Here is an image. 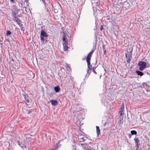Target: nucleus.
I'll return each instance as SVG.
<instances>
[{"label":"nucleus","mask_w":150,"mask_h":150,"mask_svg":"<svg viewBox=\"0 0 150 150\" xmlns=\"http://www.w3.org/2000/svg\"><path fill=\"white\" fill-rule=\"evenodd\" d=\"M94 51V49H92L91 50V52L88 54L87 58H86V62L87 63L88 67V69L87 70V74H88L89 73V71L90 70L92 69V65H91L90 60L91 59V57L92 56V54Z\"/></svg>","instance_id":"1"},{"label":"nucleus","mask_w":150,"mask_h":150,"mask_svg":"<svg viewBox=\"0 0 150 150\" xmlns=\"http://www.w3.org/2000/svg\"><path fill=\"white\" fill-rule=\"evenodd\" d=\"M48 37L47 33L43 30H41L40 34V40L42 42L44 41V38Z\"/></svg>","instance_id":"2"},{"label":"nucleus","mask_w":150,"mask_h":150,"mask_svg":"<svg viewBox=\"0 0 150 150\" xmlns=\"http://www.w3.org/2000/svg\"><path fill=\"white\" fill-rule=\"evenodd\" d=\"M138 64L139 67V69L141 71L143 70L146 67V63L145 62L140 61Z\"/></svg>","instance_id":"3"},{"label":"nucleus","mask_w":150,"mask_h":150,"mask_svg":"<svg viewBox=\"0 0 150 150\" xmlns=\"http://www.w3.org/2000/svg\"><path fill=\"white\" fill-rule=\"evenodd\" d=\"M126 58L127 59V62L129 63L130 62L132 59V54L129 52L125 54Z\"/></svg>","instance_id":"4"},{"label":"nucleus","mask_w":150,"mask_h":150,"mask_svg":"<svg viewBox=\"0 0 150 150\" xmlns=\"http://www.w3.org/2000/svg\"><path fill=\"white\" fill-rule=\"evenodd\" d=\"M81 145L84 150H94L93 149L91 148L87 144H81Z\"/></svg>","instance_id":"5"},{"label":"nucleus","mask_w":150,"mask_h":150,"mask_svg":"<svg viewBox=\"0 0 150 150\" xmlns=\"http://www.w3.org/2000/svg\"><path fill=\"white\" fill-rule=\"evenodd\" d=\"M12 15H14L15 16L16 15V13L18 12V9L16 6L15 5H13L12 7Z\"/></svg>","instance_id":"6"},{"label":"nucleus","mask_w":150,"mask_h":150,"mask_svg":"<svg viewBox=\"0 0 150 150\" xmlns=\"http://www.w3.org/2000/svg\"><path fill=\"white\" fill-rule=\"evenodd\" d=\"M23 96L25 100L27 103H29L30 102V98L27 94L26 93H23Z\"/></svg>","instance_id":"7"},{"label":"nucleus","mask_w":150,"mask_h":150,"mask_svg":"<svg viewBox=\"0 0 150 150\" xmlns=\"http://www.w3.org/2000/svg\"><path fill=\"white\" fill-rule=\"evenodd\" d=\"M134 140L135 144V146L137 147V149L139 147L138 144V142H139V140H138V138L136 137L134 138Z\"/></svg>","instance_id":"8"},{"label":"nucleus","mask_w":150,"mask_h":150,"mask_svg":"<svg viewBox=\"0 0 150 150\" xmlns=\"http://www.w3.org/2000/svg\"><path fill=\"white\" fill-rule=\"evenodd\" d=\"M16 15L14 16V15H12L13 17V20L16 21L18 24H19L21 22V21L17 17H16Z\"/></svg>","instance_id":"9"},{"label":"nucleus","mask_w":150,"mask_h":150,"mask_svg":"<svg viewBox=\"0 0 150 150\" xmlns=\"http://www.w3.org/2000/svg\"><path fill=\"white\" fill-rule=\"evenodd\" d=\"M63 46L64 47V51H67L68 49V47L67 46V42H64L63 43Z\"/></svg>","instance_id":"10"},{"label":"nucleus","mask_w":150,"mask_h":150,"mask_svg":"<svg viewBox=\"0 0 150 150\" xmlns=\"http://www.w3.org/2000/svg\"><path fill=\"white\" fill-rule=\"evenodd\" d=\"M50 103L53 106H55L58 103L56 100H52L50 101Z\"/></svg>","instance_id":"11"},{"label":"nucleus","mask_w":150,"mask_h":150,"mask_svg":"<svg viewBox=\"0 0 150 150\" xmlns=\"http://www.w3.org/2000/svg\"><path fill=\"white\" fill-rule=\"evenodd\" d=\"M87 139V137H80L79 138V139L80 140V141L81 142H83L85 140H86Z\"/></svg>","instance_id":"12"},{"label":"nucleus","mask_w":150,"mask_h":150,"mask_svg":"<svg viewBox=\"0 0 150 150\" xmlns=\"http://www.w3.org/2000/svg\"><path fill=\"white\" fill-rule=\"evenodd\" d=\"M123 6L127 9L129 6V4L128 2H125Z\"/></svg>","instance_id":"13"},{"label":"nucleus","mask_w":150,"mask_h":150,"mask_svg":"<svg viewBox=\"0 0 150 150\" xmlns=\"http://www.w3.org/2000/svg\"><path fill=\"white\" fill-rule=\"evenodd\" d=\"M96 133L97 134V135L99 136L100 133V129H99V127L96 126Z\"/></svg>","instance_id":"14"},{"label":"nucleus","mask_w":150,"mask_h":150,"mask_svg":"<svg viewBox=\"0 0 150 150\" xmlns=\"http://www.w3.org/2000/svg\"><path fill=\"white\" fill-rule=\"evenodd\" d=\"M54 90L56 92H58L60 91V88L58 86H57L54 87Z\"/></svg>","instance_id":"15"},{"label":"nucleus","mask_w":150,"mask_h":150,"mask_svg":"<svg viewBox=\"0 0 150 150\" xmlns=\"http://www.w3.org/2000/svg\"><path fill=\"white\" fill-rule=\"evenodd\" d=\"M136 72L138 75L140 76H142L144 74L142 72L139 71H136Z\"/></svg>","instance_id":"16"},{"label":"nucleus","mask_w":150,"mask_h":150,"mask_svg":"<svg viewBox=\"0 0 150 150\" xmlns=\"http://www.w3.org/2000/svg\"><path fill=\"white\" fill-rule=\"evenodd\" d=\"M64 35H63V37L62 38V41L63 42H67L66 41V39H67V37L65 35L64 32Z\"/></svg>","instance_id":"17"},{"label":"nucleus","mask_w":150,"mask_h":150,"mask_svg":"<svg viewBox=\"0 0 150 150\" xmlns=\"http://www.w3.org/2000/svg\"><path fill=\"white\" fill-rule=\"evenodd\" d=\"M19 25L21 29L22 30L24 31V28L23 26V25L20 23L18 24Z\"/></svg>","instance_id":"18"},{"label":"nucleus","mask_w":150,"mask_h":150,"mask_svg":"<svg viewBox=\"0 0 150 150\" xmlns=\"http://www.w3.org/2000/svg\"><path fill=\"white\" fill-rule=\"evenodd\" d=\"M131 133L132 135H136L137 134V132L136 131L132 130L131 131Z\"/></svg>","instance_id":"19"},{"label":"nucleus","mask_w":150,"mask_h":150,"mask_svg":"<svg viewBox=\"0 0 150 150\" xmlns=\"http://www.w3.org/2000/svg\"><path fill=\"white\" fill-rule=\"evenodd\" d=\"M11 34V32L10 30L7 31L6 35L7 36L10 35Z\"/></svg>","instance_id":"20"},{"label":"nucleus","mask_w":150,"mask_h":150,"mask_svg":"<svg viewBox=\"0 0 150 150\" xmlns=\"http://www.w3.org/2000/svg\"><path fill=\"white\" fill-rule=\"evenodd\" d=\"M103 27L102 25H101L100 26V29L101 30H102L103 29Z\"/></svg>","instance_id":"21"},{"label":"nucleus","mask_w":150,"mask_h":150,"mask_svg":"<svg viewBox=\"0 0 150 150\" xmlns=\"http://www.w3.org/2000/svg\"><path fill=\"white\" fill-rule=\"evenodd\" d=\"M93 71L94 73H95V74H96L97 73L96 72V71L94 70V68H93Z\"/></svg>","instance_id":"22"},{"label":"nucleus","mask_w":150,"mask_h":150,"mask_svg":"<svg viewBox=\"0 0 150 150\" xmlns=\"http://www.w3.org/2000/svg\"><path fill=\"white\" fill-rule=\"evenodd\" d=\"M122 111H120V115H121L122 114Z\"/></svg>","instance_id":"23"},{"label":"nucleus","mask_w":150,"mask_h":150,"mask_svg":"<svg viewBox=\"0 0 150 150\" xmlns=\"http://www.w3.org/2000/svg\"><path fill=\"white\" fill-rule=\"evenodd\" d=\"M10 1H11V2H13V3H14V0H10Z\"/></svg>","instance_id":"24"},{"label":"nucleus","mask_w":150,"mask_h":150,"mask_svg":"<svg viewBox=\"0 0 150 150\" xmlns=\"http://www.w3.org/2000/svg\"><path fill=\"white\" fill-rule=\"evenodd\" d=\"M3 108H3V107H2V108H1V107H0V109H1V110H3Z\"/></svg>","instance_id":"25"},{"label":"nucleus","mask_w":150,"mask_h":150,"mask_svg":"<svg viewBox=\"0 0 150 150\" xmlns=\"http://www.w3.org/2000/svg\"><path fill=\"white\" fill-rule=\"evenodd\" d=\"M124 106H123V107H122V108H121V110H122V111L123 109H124Z\"/></svg>","instance_id":"26"},{"label":"nucleus","mask_w":150,"mask_h":150,"mask_svg":"<svg viewBox=\"0 0 150 150\" xmlns=\"http://www.w3.org/2000/svg\"><path fill=\"white\" fill-rule=\"evenodd\" d=\"M129 137L130 138H131V135L130 134H129Z\"/></svg>","instance_id":"27"},{"label":"nucleus","mask_w":150,"mask_h":150,"mask_svg":"<svg viewBox=\"0 0 150 150\" xmlns=\"http://www.w3.org/2000/svg\"><path fill=\"white\" fill-rule=\"evenodd\" d=\"M46 9H47V11H49V9H48V8H47Z\"/></svg>","instance_id":"28"},{"label":"nucleus","mask_w":150,"mask_h":150,"mask_svg":"<svg viewBox=\"0 0 150 150\" xmlns=\"http://www.w3.org/2000/svg\"><path fill=\"white\" fill-rule=\"evenodd\" d=\"M22 148H23L24 147L25 148H26V146H21Z\"/></svg>","instance_id":"29"},{"label":"nucleus","mask_w":150,"mask_h":150,"mask_svg":"<svg viewBox=\"0 0 150 150\" xmlns=\"http://www.w3.org/2000/svg\"><path fill=\"white\" fill-rule=\"evenodd\" d=\"M42 2L44 3V1H45L44 0H42Z\"/></svg>","instance_id":"30"},{"label":"nucleus","mask_w":150,"mask_h":150,"mask_svg":"<svg viewBox=\"0 0 150 150\" xmlns=\"http://www.w3.org/2000/svg\"><path fill=\"white\" fill-rule=\"evenodd\" d=\"M11 60H12L13 62H14V60H13V59H11Z\"/></svg>","instance_id":"31"},{"label":"nucleus","mask_w":150,"mask_h":150,"mask_svg":"<svg viewBox=\"0 0 150 150\" xmlns=\"http://www.w3.org/2000/svg\"><path fill=\"white\" fill-rule=\"evenodd\" d=\"M26 1L27 2L28 1V0H25V2H26Z\"/></svg>","instance_id":"32"},{"label":"nucleus","mask_w":150,"mask_h":150,"mask_svg":"<svg viewBox=\"0 0 150 150\" xmlns=\"http://www.w3.org/2000/svg\"><path fill=\"white\" fill-rule=\"evenodd\" d=\"M106 51L105 50L104 51V53H105V52Z\"/></svg>","instance_id":"33"},{"label":"nucleus","mask_w":150,"mask_h":150,"mask_svg":"<svg viewBox=\"0 0 150 150\" xmlns=\"http://www.w3.org/2000/svg\"><path fill=\"white\" fill-rule=\"evenodd\" d=\"M83 60H84V59H83Z\"/></svg>","instance_id":"34"}]
</instances>
